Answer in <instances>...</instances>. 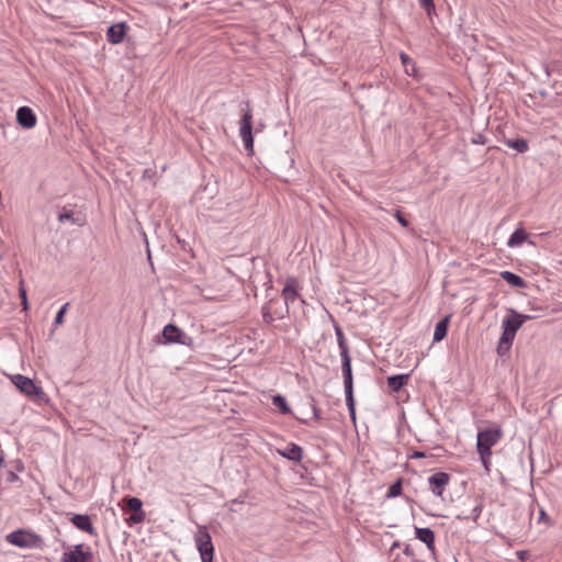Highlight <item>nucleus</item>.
Here are the masks:
<instances>
[{"instance_id":"nucleus-32","label":"nucleus","mask_w":562,"mask_h":562,"mask_svg":"<svg viewBox=\"0 0 562 562\" xmlns=\"http://www.w3.org/2000/svg\"><path fill=\"white\" fill-rule=\"evenodd\" d=\"M19 296L21 299V305L23 306V310L24 311L29 310L27 293H26V289L23 285V281L20 282Z\"/></svg>"},{"instance_id":"nucleus-17","label":"nucleus","mask_w":562,"mask_h":562,"mask_svg":"<svg viewBox=\"0 0 562 562\" xmlns=\"http://www.w3.org/2000/svg\"><path fill=\"white\" fill-rule=\"evenodd\" d=\"M281 295L283 297V302H286V304H290L291 302H294L297 293V280L293 277H290L286 279L284 288L281 292Z\"/></svg>"},{"instance_id":"nucleus-43","label":"nucleus","mask_w":562,"mask_h":562,"mask_svg":"<svg viewBox=\"0 0 562 562\" xmlns=\"http://www.w3.org/2000/svg\"><path fill=\"white\" fill-rule=\"evenodd\" d=\"M403 552H404V554H405L406 557H409V558H412V559H414V558H415V552H414V550L412 549V547H411L409 544H406V546L404 547Z\"/></svg>"},{"instance_id":"nucleus-12","label":"nucleus","mask_w":562,"mask_h":562,"mask_svg":"<svg viewBox=\"0 0 562 562\" xmlns=\"http://www.w3.org/2000/svg\"><path fill=\"white\" fill-rule=\"evenodd\" d=\"M37 119L34 111L30 106H21L16 111V123L26 130L33 128L36 125Z\"/></svg>"},{"instance_id":"nucleus-19","label":"nucleus","mask_w":562,"mask_h":562,"mask_svg":"<svg viewBox=\"0 0 562 562\" xmlns=\"http://www.w3.org/2000/svg\"><path fill=\"white\" fill-rule=\"evenodd\" d=\"M409 378H411L409 373L394 374V375L387 376V379H386L387 387L392 392L397 393V392L402 391L403 387L408 383Z\"/></svg>"},{"instance_id":"nucleus-27","label":"nucleus","mask_w":562,"mask_h":562,"mask_svg":"<svg viewBox=\"0 0 562 562\" xmlns=\"http://www.w3.org/2000/svg\"><path fill=\"white\" fill-rule=\"evenodd\" d=\"M403 483H404L403 477H398L397 480H395L390 485L387 493H386V497L394 498V497L401 496L403 494Z\"/></svg>"},{"instance_id":"nucleus-49","label":"nucleus","mask_w":562,"mask_h":562,"mask_svg":"<svg viewBox=\"0 0 562 562\" xmlns=\"http://www.w3.org/2000/svg\"><path fill=\"white\" fill-rule=\"evenodd\" d=\"M5 467V462L2 456H0V468Z\"/></svg>"},{"instance_id":"nucleus-34","label":"nucleus","mask_w":562,"mask_h":562,"mask_svg":"<svg viewBox=\"0 0 562 562\" xmlns=\"http://www.w3.org/2000/svg\"><path fill=\"white\" fill-rule=\"evenodd\" d=\"M418 1H419L420 7L428 14V16H430L431 13L435 12L436 7H435L434 0H418Z\"/></svg>"},{"instance_id":"nucleus-8","label":"nucleus","mask_w":562,"mask_h":562,"mask_svg":"<svg viewBox=\"0 0 562 562\" xmlns=\"http://www.w3.org/2000/svg\"><path fill=\"white\" fill-rule=\"evenodd\" d=\"M61 562H93V553L90 547L78 543L63 553Z\"/></svg>"},{"instance_id":"nucleus-24","label":"nucleus","mask_w":562,"mask_h":562,"mask_svg":"<svg viewBox=\"0 0 562 562\" xmlns=\"http://www.w3.org/2000/svg\"><path fill=\"white\" fill-rule=\"evenodd\" d=\"M513 341H514V339H512V338H509L507 336L501 335L498 344H497V347H496L497 355L499 357L507 356L509 353V351H510L512 346H513Z\"/></svg>"},{"instance_id":"nucleus-25","label":"nucleus","mask_w":562,"mask_h":562,"mask_svg":"<svg viewBox=\"0 0 562 562\" xmlns=\"http://www.w3.org/2000/svg\"><path fill=\"white\" fill-rule=\"evenodd\" d=\"M505 144L509 147L515 149L518 153H526L529 148L528 142L525 138L517 137L513 139H505Z\"/></svg>"},{"instance_id":"nucleus-30","label":"nucleus","mask_w":562,"mask_h":562,"mask_svg":"<svg viewBox=\"0 0 562 562\" xmlns=\"http://www.w3.org/2000/svg\"><path fill=\"white\" fill-rule=\"evenodd\" d=\"M401 60L405 67V72L407 75H412L415 71V64L412 58L408 55L401 53Z\"/></svg>"},{"instance_id":"nucleus-10","label":"nucleus","mask_w":562,"mask_h":562,"mask_svg":"<svg viewBox=\"0 0 562 562\" xmlns=\"http://www.w3.org/2000/svg\"><path fill=\"white\" fill-rule=\"evenodd\" d=\"M451 476L447 472L438 471L428 477L429 488L434 495L441 497L449 485Z\"/></svg>"},{"instance_id":"nucleus-38","label":"nucleus","mask_w":562,"mask_h":562,"mask_svg":"<svg viewBox=\"0 0 562 562\" xmlns=\"http://www.w3.org/2000/svg\"><path fill=\"white\" fill-rule=\"evenodd\" d=\"M510 313H513L515 315V318H517L518 321H520V324L524 325L525 322L529 321V319H532L533 316L531 315H526V314H521V313H518L516 310L514 308H510Z\"/></svg>"},{"instance_id":"nucleus-11","label":"nucleus","mask_w":562,"mask_h":562,"mask_svg":"<svg viewBox=\"0 0 562 562\" xmlns=\"http://www.w3.org/2000/svg\"><path fill=\"white\" fill-rule=\"evenodd\" d=\"M69 521L80 531L90 536H97V529L93 526L92 519L88 514H74L68 513Z\"/></svg>"},{"instance_id":"nucleus-33","label":"nucleus","mask_w":562,"mask_h":562,"mask_svg":"<svg viewBox=\"0 0 562 562\" xmlns=\"http://www.w3.org/2000/svg\"><path fill=\"white\" fill-rule=\"evenodd\" d=\"M479 454H480V459H481V462L486 471V473H490L491 471V456H492V452H485L484 451H477Z\"/></svg>"},{"instance_id":"nucleus-1","label":"nucleus","mask_w":562,"mask_h":562,"mask_svg":"<svg viewBox=\"0 0 562 562\" xmlns=\"http://www.w3.org/2000/svg\"><path fill=\"white\" fill-rule=\"evenodd\" d=\"M340 357L346 405L349 411L350 419L353 423H356V401L353 395V375L351 367V357L349 355V351L340 352Z\"/></svg>"},{"instance_id":"nucleus-13","label":"nucleus","mask_w":562,"mask_h":562,"mask_svg":"<svg viewBox=\"0 0 562 562\" xmlns=\"http://www.w3.org/2000/svg\"><path fill=\"white\" fill-rule=\"evenodd\" d=\"M521 326L522 325L520 324V321L515 318V315L510 313L509 308L507 315L503 318L502 322V335L515 339V336Z\"/></svg>"},{"instance_id":"nucleus-28","label":"nucleus","mask_w":562,"mask_h":562,"mask_svg":"<svg viewBox=\"0 0 562 562\" xmlns=\"http://www.w3.org/2000/svg\"><path fill=\"white\" fill-rule=\"evenodd\" d=\"M58 221L60 223H64L66 221H69L71 222L72 224H76V225H79L81 226L82 225V222L80 218L78 217H75V213L71 211V210H66L64 209L59 214H58Z\"/></svg>"},{"instance_id":"nucleus-46","label":"nucleus","mask_w":562,"mask_h":562,"mask_svg":"<svg viewBox=\"0 0 562 562\" xmlns=\"http://www.w3.org/2000/svg\"><path fill=\"white\" fill-rule=\"evenodd\" d=\"M294 418L296 420H299L300 423H302V424H307L308 423V419L304 418V417H300V416L294 415Z\"/></svg>"},{"instance_id":"nucleus-26","label":"nucleus","mask_w":562,"mask_h":562,"mask_svg":"<svg viewBox=\"0 0 562 562\" xmlns=\"http://www.w3.org/2000/svg\"><path fill=\"white\" fill-rule=\"evenodd\" d=\"M272 404L279 409V412L283 415L292 414L291 407L289 406L286 398L281 394H276L272 396Z\"/></svg>"},{"instance_id":"nucleus-18","label":"nucleus","mask_w":562,"mask_h":562,"mask_svg":"<svg viewBox=\"0 0 562 562\" xmlns=\"http://www.w3.org/2000/svg\"><path fill=\"white\" fill-rule=\"evenodd\" d=\"M415 537L424 542L428 550L435 552V532L428 527L419 528L415 527Z\"/></svg>"},{"instance_id":"nucleus-4","label":"nucleus","mask_w":562,"mask_h":562,"mask_svg":"<svg viewBox=\"0 0 562 562\" xmlns=\"http://www.w3.org/2000/svg\"><path fill=\"white\" fill-rule=\"evenodd\" d=\"M157 341L160 344H180L192 346L193 339L188 336L182 329L175 324H168L164 327L160 335L157 336Z\"/></svg>"},{"instance_id":"nucleus-20","label":"nucleus","mask_w":562,"mask_h":562,"mask_svg":"<svg viewBox=\"0 0 562 562\" xmlns=\"http://www.w3.org/2000/svg\"><path fill=\"white\" fill-rule=\"evenodd\" d=\"M473 502H474V505L470 512L462 510L461 513H459L456 516V518L458 520H470L471 519L474 522L477 521V519L481 516L482 510H483V503H482V501H479V499H474Z\"/></svg>"},{"instance_id":"nucleus-16","label":"nucleus","mask_w":562,"mask_h":562,"mask_svg":"<svg viewBox=\"0 0 562 562\" xmlns=\"http://www.w3.org/2000/svg\"><path fill=\"white\" fill-rule=\"evenodd\" d=\"M278 453L280 456H282L283 458L290 460V461H294V462H300L303 458V449L301 446L294 443V442H291L289 443L284 449H278Z\"/></svg>"},{"instance_id":"nucleus-6","label":"nucleus","mask_w":562,"mask_h":562,"mask_svg":"<svg viewBox=\"0 0 562 562\" xmlns=\"http://www.w3.org/2000/svg\"><path fill=\"white\" fill-rule=\"evenodd\" d=\"M11 381L21 393L31 398L42 400L45 396L43 389L29 376L14 374L11 376Z\"/></svg>"},{"instance_id":"nucleus-47","label":"nucleus","mask_w":562,"mask_h":562,"mask_svg":"<svg viewBox=\"0 0 562 562\" xmlns=\"http://www.w3.org/2000/svg\"><path fill=\"white\" fill-rule=\"evenodd\" d=\"M517 555L520 560H524L526 558V555H528V552L527 551H518Z\"/></svg>"},{"instance_id":"nucleus-23","label":"nucleus","mask_w":562,"mask_h":562,"mask_svg":"<svg viewBox=\"0 0 562 562\" xmlns=\"http://www.w3.org/2000/svg\"><path fill=\"white\" fill-rule=\"evenodd\" d=\"M528 238H529V234L521 226H519L509 236L507 246L510 248L518 247L522 243L527 241Z\"/></svg>"},{"instance_id":"nucleus-2","label":"nucleus","mask_w":562,"mask_h":562,"mask_svg":"<svg viewBox=\"0 0 562 562\" xmlns=\"http://www.w3.org/2000/svg\"><path fill=\"white\" fill-rule=\"evenodd\" d=\"M5 539L10 544L19 548L43 549L44 547L43 538L40 535L26 529H18L12 531L7 535Z\"/></svg>"},{"instance_id":"nucleus-7","label":"nucleus","mask_w":562,"mask_h":562,"mask_svg":"<svg viewBox=\"0 0 562 562\" xmlns=\"http://www.w3.org/2000/svg\"><path fill=\"white\" fill-rule=\"evenodd\" d=\"M503 431L499 426L481 429L477 432L476 450L492 452V447L495 446L502 438Z\"/></svg>"},{"instance_id":"nucleus-44","label":"nucleus","mask_w":562,"mask_h":562,"mask_svg":"<svg viewBox=\"0 0 562 562\" xmlns=\"http://www.w3.org/2000/svg\"><path fill=\"white\" fill-rule=\"evenodd\" d=\"M539 521H548L551 522L550 518L547 516L546 512L543 509H540L539 513Z\"/></svg>"},{"instance_id":"nucleus-21","label":"nucleus","mask_w":562,"mask_h":562,"mask_svg":"<svg viewBox=\"0 0 562 562\" xmlns=\"http://www.w3.org/2000/svg\"><path fill=\"white\" fill-rule=\"evenodd\" d=\"M451 315L442 317L435 326L434 342H439L447 337Z\"/></svg>"},{"instance_id":"nucleus-22","label":"nucleus","mask_w":562,"mask_h":562,"mask_svg":"<svg viewBox=\"0 0 562 562\" xmlns=\"http://www.w3.org/2000/svg\"><path fill=\"white\" fill-rule=\"evenodd\" d=\"M499 276L504 281H506L509 285H512L514 288L526 289L528 285L527 281L524 278H521L520 276H518L512 271H508V270L502 271Z\"/></svg>"},{"instance_id":"nucleus-3","label":"nucleus","mask_w":562,"mask_h":562,"mask_svg":"<svg viewBox=\"0 0 562 562\" xmlns=\"http://www.w3.org/2000/svg\"><path fill=\"white\" fill-rule=\"evenodd\" d=\"M245 104V109H241V119H240V127L239 134L243 139L245 149L248 153L254 151V135H252V113L250 108V102L247 100L243 102Z\"/></svg>"},{"instance_id":"nucleus-50","label":"nucleus","mask_w":562,"mask_h":562,"mask_svg":"<svg viewBox=\"0 0 562 562\" xmlns=\"http://www.w3.org/2000/svg\"><path fill=\"white\" fill-rule=\"evenodd\" d=\"M147 254H148V260L151 261V255H150V251L148 248H147Z\"/></svg>"},{"instance_id":"nucleus-5","label":"nucleus","mask_w":562,"mask_h":562,"mask_svg":"<svg viewBox=\"0 0 562 562\" xmlns=\"http://www.w3.org/2000/svg\"><path fill=\"white\" fill-rule=\"evenodd\" d=\"M195 543L202 562H213L214 546L212 537L205 526H199L195 533Z\"/></svg>"},{"instance_id":"nucleus-37","label":"nucleus","mask_w":562,"mask_h":562,"mask_svg":"<svg viewBox=\"0 0 562 562\" xmlns=\"http://www.w3.org/2000/svg\"><path fill=\"white\" fill-rule=\"evenodd\" d=\"M308 400H310L308 405H310V407H311V409L313 412V418L318 420L321 418V411L316 406L315 398L313 396H310Z\"/></svg>"},{"instance_id":"nucleus-29","label":"nucleus","mask_w":562,"mask_h":562,"mask_svg":"<svg viewBox=\"0 0 562 562\" xmlns=\"http://www.w3.org/2000/svg\"><path fill=\"white\" fill-rule=\"evenodd\" d=\"M334 328H335V334H336V337H337V344H338L340 352L349 351V346H348V342H347V340L345 338V335H344V331H342L341 327L339 325L335 324Z\"/></svg>"},{"instance_id":"nucleus-14","label":"nucleus","mask_w":562,"mask_h":562,"mask_svg":"<svg viewBox=\"0 0 562 562\" xmlns=\"http://www.w3.org/2000/svg\"><path fill=\"white\" fill-rule=\"evenodd\" d=\"M126 32L127 24L125 22L112 24L106 31V40L111 44H120L124 41Z\"/></svg>"},{"instance_id":"nucleus-40","label":"nucleus","mask_w":562,"mask_h":562,"mask_svg":"<svg viewBox=\"0 0 562 562\" xmlns=\"http://www.w3.org/2000/svg\"><path fill=\"white\" fill-rule=\"evenodd\" d=\"M19 480H20L19 475H18V474H16V472H14L13 470H9V471L7 472L5 481H7L8 483H14V482H16V481H19Z\"/></svg>"},{"instance_id":"nucleus-35","label":"nucleus","mask_w":562,"mask_h":562,"mask_svg":"<svg viewBox=\"0 0 562 562\" xmlns=\"http://www.w3.org/2000/svg\"><path fill=\"white\" fill-rule=\"evenodd\" d=\"M68 305H69V303H66L59 308V311L57 312L55 319H54L55 325H61L64 323V317H65Z\"/></svg>"},{"instance_id":"nucleus-45","label":"nucleus","mask_w":562,"mask_h":562,"mask_svg":"<svg viewBox=\"0 0 562 562\" xmlns=\"http://www.w3.org/2000/svg\"><path fill=\"white\" fill-rule=\"evenodd\" d=\"M425 452L423 451H414L413 454H412V458L413 459H422V458H425Z\"/></svg>"},{"instance_id":"nucleus-39","label":"nucleus","mask_w":562,"mask_h":562,"mask_svg":"<svg viewBox=\"0 0 562 562\" xmlns=\"http://www.w3.org/2000/svg\"><path fill=\"white\" fill-rule=\"evenodd\" d=\"M10 464H11V470H13L14 472H23L24 471V464L20 459H16V460L10 462Z\"/></svg>"},{"instance_id":"nucleus-41","label":"nucleus","mask_w":562,"mask_h":562,"mask_svg":"<svg viewBox=\"0 0 562 562\" xmlns=\"http://www.w3.org/2000/svg\"><path fill=\"white\" fill-rule=\"evenodd\" d=\"M267 277H268V280L265 282V285H266V292H267V296H270V297H271L270 291L273 289V285H272V276L270 274V272H267Z\"/></svg>"},{"instance_id":"nucleus-42","label":"nucleus","mask_w":562,"mask_h":562,"mask_svg":"<svg viewBox=\"0 0 562 562\" xmlns=\"http://www.w3.org/2000/svg\"><path fill=\"white\" fill-rule=\"evenodd\" d=\"M472 142H473L474 144L484 145V144H486L487 139H486V137H485L484 135H482V134H477V135H476V137H474V138L472 139Z\"/></svg>"},{"instance_id":"nucleus-48","label":"nucleus","mask_w":562,"mask_h":562,"mask_svg":"<svg viewBox=\"0 0 562 562\" xmlns=\"http://www.w3.org/2000/svg\"><path fill=\"white\" fill-rule=\"evenodd\" d=\"M400 546H401L400 541H394L391 547V550H394L395 548H400Z\"/></svg>"},{"instance_id":"nucleus-9","label":"nucleus","mask_w":562,"mask_h":562,"mask_svg":"<svg viewBox=\"0 0 562 562\" xmlns=\"http://www.w3.org/2000/svg\"><path fill=\"white\" fill-rule=\"evenodd\" d=\"M123 502L125 508L132 513L127 518V522L130 525H137L145 520L146 514L143 510V502L140 498L135 496H125Z\"/></svg>"},{"instance_id":"nucleus-36","label":"nucleus","mask_w":562,"mask_h":562,"mask_svg":"<svg viewBox=\"0 0 562 562\" xmlns=\"http://www.w3.org/2000/svg\"><path fill=\"white\" fill-rule=\"evenodd\" d=\"M395 218L401 224V226L407 228L409 226V221L406 218L404 213L401 210H396L394 213Z\"/></svg>"},{"instance_id":"nucleus-15","label":"nucleus","mask_w":562,"mask_h":562,"mask_svg":"<svg viewBox=\"0 0 562 562\" xmlns=\"http://www.w3.org/2000/svg\"><path fill=\"white\" fill-rule=\"evenodd\" d=\"M265 305L270 307V311L274 313L278 319H282L289 315V304L278 296H271Z\"/></svg>"},{"instance_id":"nucleus-31","label":"nucleus","mask_w":562,"mask_h":562,"mask_svg":"<svg viewBox=\"0 0 562 562\" xmlns=\"http://www.w3.org/2000/svg\"><path fill=\"white\" fill-rule=\"evenodd\" d=\"M262 312V319L266 324H272L274 319L277 318L274 313L270 311L269 306L263 305L261 308Z\"/></svg>"}]
</instances>
